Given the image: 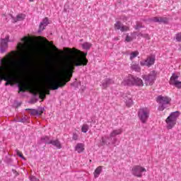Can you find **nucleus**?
<instances>
[{
    "instance_id": "obj_1",
    "label": "nucleus",
    "mask_w": 181,
    "mask_h": 181,
    "mask_svg": "<svg viewBox=\"0 0 181 181\" xmlns=\"http://www.w3.org/2000/svg\"><path fill=\"white\" fill-rule=\"evenodd\" d=\"M69 59L67 62L62 64L58 68L56 74L57 78L49 83L50 90H58L59 87H64L73 77L75 67L78 66H87V53L76 48H64Z\"/></svg>"
},
{
    "instance_id": "obj_2",
    "label": "nucleus",
    "mask_w": 181,
    "mask_h": 181,
    "mask_svg": "<svg viewBox=\"0 0 181 181\" xmlns=\"http://www.w3.org/2000/svg\"><path fill=\"white\" fill-rule=\"evenodd\" d=\"M16 54H18L17 52L12 51V54H8L1 59V66H0V84L2 83V80H4L6 81L5 86H9L13 70L15 69H21L26 64L25 61H19L15 63L13 60Z\"/></svg>"
},
{
    "instance_id": "obj_3",
    "label": "nucleus",
    "mask_w": 181,
    "mask_h": 181,
    "mask_svg": "<svg viewBox=\"0 0 181 181\" xmlns=\"http://www.w3.org/2000/svg\"><path fill=\"white\" fill-rule=\"evenodd\" d=\"M28 88L30 89V93H32V94L34 95H37V94H39L40 98L42 100H45L46 98V94H50V90H49L45 86L39 88L35 86H30Z\"/></svg>"
},
{
    "instance_id": "obj_4",
    "label": "nucleus",
    "mask_w": 181,
    "mask_h": 181,
    "mask_svg": "<svg viewBox=\"0 0 181 181\" xmlns=\"http://www.w3.org/2000/svg\"><path fill=\"white\" fill-rule=\"evenodd\" d=\"M179 117H180V112L179 111H175L170 114V115L165 119L168 129H172V128L176 125V122L177 121V118H179Z\"/></svg>"
},
{
    "instance_id": "obj_5",
    "label": "nucleus",
    "mask_w": 181,
    "mask_h": 181,
    "mask_svg": "<svg viewBox=\"0 0 181 181\" xmlns=\"http://www.w3.org/2000/svg\"><path fill=\"white\" fill-rule=\"evenodd\" d=\"M171 100L172 99L168 96H158L156 102L158 104V111H163L165 108H168V105L170 104Z\"/></svg>"
},
{
    "instance_id": "obj_6",
    "label": "nucleus",
    "mask_w": 181,
    "mask_h": 181,
    "mask_svg": "<svg viewBox=\"0 0 181 181\" xmlns=\"http://www.w3.org/2000/svg\"><path fill=\"white\" fill-rule=\"evenodd\" d=\"M150 110L148 107H142L138 111V117L142 124H146L149 119Z\"/></svg>"
},
{
    "instance_id": "obj_7",
    "label": "nucleus",
    "mask_w": 181,
    "mask_h": 181,
    "mask_svg": "<svg viewBox=\"0 0 181 181\" xmlns=\"http://www.w3.org/2000/svg\"><path fill=\"white\" fill-rule=\"evenodd\" d=\"M158 72L156 71H152L148 75L143 76V80L145 82L146 86H152L153 83H155V80H156V76Z\"/></svg>"
},
{
    "instance_id": "obj_8",
    "label": "nucleus",
    "mask_w": 181,
    "mask_h": 181,
    "mask_svg": "<svg viewBox=\"0 0 181 181\" xmlns=\"http://www.w3.org/2000/svg\"><path fill=\"white\" fill-rule=\"evenodd\" d=\"M122 134V129H116L111 132L110 134V138L111 141L112 145H114L115 146V144H117V135H121Z\"/></svg>"
},
{
    "instance_id": "obj_9",
    "label": "nucleus",
    "mask_w": 181,
    "mask_h": 181,
    "mask_svg": "<svg viewBox=\"0 0 181 181\" xmlns=\"http://www.w3.org/2000/svg\"><path fill=\"white\" fill-rule=\"evenodd\" d=\"M146 172V169L140 165H135L132 169V173L136 177H142V173Z\"/></svg>"
},
{
    "instance_id": "obj_10",
    "label": "nucleus",
    "mask_w": 181,
    "mask_h": 181,
    "mask_svg": "<svg viewBox=\"0 0 181 181\" xmlns=\"http://www.w3.org/2000/svg\"><path fill=\"white\" fill-rule=\"evenodd\" d=\"M8 42H9V35H6L5 38L1 39V42H0L1 53H5V52H6V49H8Z\"/></svg>"
},
{
    "instance_id": "obj_11",
    "label": "nucleus",
    "mask_w": 181,
    "mask_h": 181,
    "mask_svg": "<svg viewBox=\"0 0 181 181\" xmlns=\"http://www.w3.org/2000/svg\"><path fill=\"white\" fill-rule=\"evenodd\" d=\"M177 78H179V76L175 74H173L170 78L169 83L170 86H175L177 88H181V81H177Z\"/></svg>"
},
{
    "instance_id": "obj_12",
    "label": "nucleus",
    "mask_w": 181,
    "mask_h": 181,
    "mask_svg": "<svg viewBox=\"0 0 181 181\" xmlns=\"http://www.w3.org/2000/svg\"><path fill=\"white\" fill-rule=\"evenodd\" d=\"M155 57L151 56L146 58V60L141 61V66H146L147 67H151V66H153L155 64Z\"/></svg>"
},
{
    "instance_id": "obj_13",
    "label": "nucleus",
    "mask_w": 181,
    "mask_h": 181,
    "mask_svg": "<svg viewBox=\"0 0 181 181\" xmlns=\"http://www.w3.org/2000/svg\"><path fill=\"white\" fill-rule=\"evenodd\" d=\"M115 30H121L122 32H127L129 30V27L124 25V24H122L120 21H117L116 22V23H115Z\"/></svg>"
},
{
    "instance_id": "obj_14",
    "label": "nucleus",
    "mask_w": 181,
    "mask_h": 181,
    "mask_svg": "<svg viewBox=\"0 0 181 181\" xmlns=\"http://www.w3.org/2000/svg\"><path fill=\"white\" fill-rule=\"evenodd\" d=\"M114 84V80L110 78H106L105 80L103 81L102 82V88H107L110 87V86Z\"/></svg>"
},
{
    "instance_id": "obj_15",
    "label": "nucleus",
    "mask_w": 181,
    "mask_h": 181,
    "mask_svg": "<svg viewBox=\"0 0 181 181\" xmlns=\"http://www.w3.org/2000/svg\"><path fill=\"white\" fill-rule=\"evenodd\" d=\"M123 86H133L134 76L129 75L122 82Z\"/></svg>"
},
{
    "instance_id": "obj_16",
    "label": "nucleus",
    "mask_w": 181,
    "mask_h": 181,
    "mask_svg": "<svg viewBox=\"0 0 181 181\" xmlns=\"http://www.w3.org/2000/svg\"><path fill=\"white\" fill-rule=\"evenodd\" d=\"M133 86H137L138 87H142V86H144V81H142V79H141L136 76H133Z\"/></svg>"
},
{
    "instance_id": "obj_17",
    "label": "nucleus",
    "mask_w": 181,
    "mask_h": 181,
    "mask_svg": "<svg viewBox=\"0 0 181 181\" xmlns=\"http://www.w3.org/2000/svg\"><path fill=\"white\" fill-rule=\"evenodd\" d=\"M49 25V19L47 18H45L42 20V21L40 24V29L38 30V32H42L45 30V28L46 26Z\"/></svg>"
},
{
    "instance_id": "obj_18",
    "label": "nucleus",
    "mask_w": 181,
    "mask_h": 181,
    "mask_svg": "<svg viewBox=\"0 0 181 181\" xmlns=\"http://www.w3.org/2000/svg\"><path fill=\"white\" fill-rule=\"evenodd\" d=\"M124 101L127 107H131V105L133 104L132 97H131V95H128V96H124Z\"/></svg>"
},
{
    "instance_id": "obj_19",
    "label": "nucleus",
    "mask_w": 181,
    "mask_h": 181,
    "mask_svg": "<svg viewBox=\"0 0 181 181\" xmlns=\"http://www.w3.org/2000/svg\"><path fill=\"white\" fill-rule=\"evenodd\" d=\"M50 144L57 148V149H62V143L59 139L51 140Z\"/></svg>"
},
{
    "instance_id": "obj_20",
    "label": "nucleus",
    "mask_w": 181,
    "mask_h": 181,
    "mask_svg": "<svg viewBox=\"0 0 181 181\" xmlns=\"http://www.w3.org/2000/svg\"><path fill=\"white\" fill-rule=\"evenodd\" d=\"M75 151L78 152V153H81L82 152H84V144H77L75 146Z\"/></svg>"
},
{
    "instance_id": "obj_21",
    "label": "nucleus",
    "mask_w": 181,
    "mask_h": 181,
    "mask_svg": "<svg viewBox=\"0 0 181 181\" xmlns=\"http://www.w3.org/2000/svg\"><path fill=\"white\" fill-rule=\"evenodd\" d=\"M131 69L134 71H137V73H139V71H141V66H139V64H136L135 62L132 63Z\"/></svg>"
},
{
    "instance_id": "obj_22",
    "label": "nucleus",
    "mask_w": 181,
    "mask_h": 181,
    "mask_svg": "<svg viewBox=\"0 0 181 181\" xmlns=\"http://www.w3.org/2000/svg\"><path fill=\"white\" fill-rule=\"evenodd\" d=\"M51 142L52 140H50V138L47 136H42L40 140V144H47L48 145H50Z\"/></svg>"
},
{
    "instance_id": "obj_23",
    "label": "nucleus",
    "mask_w": 181,
    "mask_h": 181,
    "mask_svg": "<svg viewBox=\"0 0 181 181\" xmlns=\"http://www.w3.org/2000/svg\"><path fill=\"white\" fill-rule=\"evenodd\" d=\"M51 47H52L53 50H54V52H56L57 56H60V54H63V51L59 49L57 47H55L53 45V42L51 43Z\"/></svg>"
},
{
    "instance_id": "obj_24",
    "label": "nucleus",
    "mask_w": 181,
    "mask_h": 181,
    "mask_svg": "<svg viewBox=\"0 0 181 181\" xmlns=\"http://www.w3.org/2000/svg\"><path fill=\"white\" fill-rule=\"evenodd\" d=\"M103 172V166L98 167L94 172V176L95 178L98 177L100 176V174Z\"/></svg>"
},
{
    "instance_id": "obj_25",
    "label": "nucleus",
    "mask_w": 181,
    "mask_h": 181,
    "mask_svg": "<svg viewBox=\"0 0 181 181\" xmlns=\"http://www.w3.org/2000/svg\"><path fill=\"white\" fill-rule=\"evenodd\" d=\"M23 19H25V15L24 14H18L16 16V18H14L13 21H14V22H18L21 21H23Z\"/></svg>"
},
{
    "instance_id": "obj_26",
    "label": "nucleus",
    "mask_w": 181,
    "mask_h": 181,
    "mask_svg": "<svg viewBox=\"0 0 181 181\" xmlns=\"http://www.w3.org/2000/svg\"><path fill=\"white\" fill-rule=\"evenodd\" d=\"M91 46H93V45H91V43L90 42H84L82 45V47H83V49H85L86 50H90V49L91 48Z\"/></svg>"
},
{
    "instance_id": "obj_27",
    "label": "nucleus",
    "mask_w": 181,
    "mask_h": 181,
    "mask_svg": "<svg viewBox=\"0 0 181 181\" xmlns=\"http://www.w3.org/2000/svg\"><path fill=\"white\" fill-rule=\"evenodd\" d=\"M138 54H139V52L138 51L132 52L130 54V60H134V59H135V57H136Z\"/></svg>"
},
{
    "instance_id": "obj_28",
    "label": "nucleus",
    "mask_w": 181,
    "mask_h": 181,
    "mask_svg": "<svg viewBox=\"0 0 181 181\" xmlns=\"http://www.w3.org/2000/svg\"><path fill=\"white\" fill-rule=\"evenodd\" d=\"M25 111H30L29 114H30V115H37V110H35V109H26Z\"/></svg>"
},
{
    "instance_id": "obj_29",
    "label": "nucleus",
    "mask_w": 181,
    "mask_h": 181,
    "mask_svg": "<svg viewBox=\"0 0 181 181\" xmlns=\"http://www.w3.org/2000/svg\"><path fill=\"white\" fill-rule=\"evenodd\" d=\"M168 21L167 18L165 17H159V23H168Z\"/></svg>"
},
{
    "instance_id": "obj_30",
    "label": "nucleus",
    "mask_w": 181,
    "mask_h": 181,
    "mask_svg": "<svg viewBox=\"0 0 181 181\" xmlns=\"http://www.w3.org/2000/svg\"><path fill=\"white\" fill-rule=\"evenodd\" d=\"M81 131L84 134L87 133V131H88V124H83L81 127Z\"/></svg>"
},
{
    "instance_id": "obj_31",
    "label": "nucleus",
    "mask_w": 181,
    "mask_h": 181,
    "mask_svg": "<svg viewBox=\"0 0 181 181\" xmlns=\"http://www.w3.org/2000/svg\"><path fill=\"white\" fill-rule=\"evenodd\" d=\"M28 121V116H24L23 118L21 119H18L16 122H23V124H25V122H26Z\"/></svg>"
},
{
    "instance_id": "obj_32",
    "label": "nucleus",
    "mask_w": 181,
    "mask_h": 181,
    "mask_svg": "<svg viewBox=\"0 0 181 181\" xmlns=\"http://www.w3.org/2000/svg\"><path fill=\"white\" fill-rule=\"evenodd\" d=\"M138 36H140L141 37H144L145 39H147L148 40H149V39H151V37H149V35L148 34H144V33H139Z\"/></svg>"
},
{
    "instance_id": "obj_33",
    "label": "nucleus",
    "mask_w": 181,
    "mask_h": 181,
    "mask_svg": "<svg viewBox=\"0 0 181 181\" xmlns=\"http://www.w3.org/2000/svg\"><path fill=\"white\" fill-rule=\"evenodd\" d=\"M19 91L23 92L26 90V86L25 85H18Z\"/></svg>"
},
{
    "instance_id": "obj_34",
    "label": "nucleus",
    "mask_w": 181,
    "mask_h": 181,
    "mask_svg": "<svg viewBox=\"0 0 181 181\" xmlns=\"http://www.w3.org/2000/svg\"><path fill=\"white\" fill-rule=\"evenodd\" d=\"M141 28H144V26H142V24L141 23H136L134 29H136V30H138V29H141Z\"/></svg>"
},
{
    "instance_id": "obj_35",
    "label": "nucleus",
    "mask_w": 181,
    "mask_h": 181,
    "mask_svg": "<svg viewBox=\"0 0 181 181\" xmlns=\"http://www.w3.org/2000/svg\"><path fill=\"white\" fill-rule=\"evenodd\" d=\"M175 40H177V42H181V33L175 35Z\"/></svg>"
},
{
    "instance_id": "obj_36",
    "label": "nucleus",
    "mask_w": 181,
    "mask_h": 181,
    "mask_svg": "<svg viewBox=\"0 0 181 181\" xmlns=\"http://www.w3.org/2000/svg\"><path fill=\"white\" fill-rule=\"evenodd\" d=\"M151 22H155L156 23H159V17H153L151 18Z\"/></svg>"
},
{
    "instance_id": "obj_37",
    "label": "nucleus",
    "mask_w": 181,
    "mask_h": 181,
    "mask_svg": "<svg viewBox=\"0 0 181 181\" xmlns=\"http://www.w3.org/2000/svg\"><path fill=\"white\" fill-rule=\"evenodd\" d=\"M43 111H45V109L42 107H40L37 109V115H42V114H43Z\"/></svg>"
},
{
    "instance_id": "obj_38",
    "label": "nucleus",
    "mask_w": 181,
    "mask_h": 181,
    "mask_svg": "<svg viewBox=\"0 0 181 181\" xmlns=\"http://www.w3.org/2000/svg\"><path fill=\"white\" fill-rule=\"evenodd\" d=\"M16 152L18 155V156H20V158H23V159H25V157H23V154L21 153L18 149H16Z\"/></svg>"
},
{
    "instance_id": "obj_39",
    "label": "nucleus",
    "mask_w": 181,
    "mask_h": 181,
    "mask_svg": "<svg viewBox=\"0 0 181 181\" xmlns=\"http://www.w3.org/2000/svg\"><path fill=\"white\" fill-rule=\"evenodd\" d=\"M30 181H40L39 179L36 178V177L31 175L29 177Z\"/></svg>"
},
{
    "instance_id": "obj_40",
    "label": "nucleus",
    "mask_w": 181,
    "mask_h": 181,
    "mask_svg": "<svg viewBox=\"0 0 181 181\" xmlns=\"http://www.w3.org/2000/svg\"><path fill=\"white\" fill-rule=\"evenodd\" d=\"M24 47L25 45L23 44L19 43L18 45L17 46V49H18V50H22Z\"/></svg>"
},
{
    "instance_id": "obj_41",
    "label": "nucleus",
    "mask_w": 181,
    "mask_h": 181,
    "mask_svg": "<svg viewBox=\"0 0 181 181\" xmlns=\"http://www.w3.org/2000/svg\"><path fill=\"white\" fill-rule=\"evenodd\" d=\"M72 139H74V141H77V139H78V135H77L76 133H74Z\"/></svg>"
},
{
    "instance_id": "obj_42",
    "label": "nucleus",
    "mask_w": 181,
    "mask_h": 181,
    "mask_svg": "<svg viewBox=\"0 0 181 181\" xmlns=\"http://www.w3.org/2000/svg\"><path fill=\"white\" fill-rule=\"evenodd\" d=\"M125 40L126 42H132V37L127 35Z\"/></svg>"
},
{
    "instance_id": "obj_43",
    "label": "nucleus",
    "mask_w": 181,
    "mask_h": 181,
    "mask_svg": "<svg viewBox=\"0 0 181 181\" xmlns=\"http://www.w3.org/2000/svg\"><path fill=\"white\" fill-rule=\"evenodd\" d=\"M102 142L103 144H107V145H111V142H108L107 141H105V139H104V137H102Z\"/></svg>"
},
{
    "instance_id": "obj_44",
    "label": "nucleus",
    "mask_w": 181,
    "mask_h": 181,
    "mask_svg": "<svg viewBox=\"0 0 181 181\" xmlns=\"http://www.w3.org/2000/svg\"><path fill=\"white\" fill-rule=\"evenodd\" d=\"M23 42H25V43H28L29 42V38L28 37H25L22 39Z\"/></svg>"
},
{
    "instance_id": "obj_45",
    "label": "nucleus",
    "mask_w": 181,
    "mask_h": 181,
    "mask_svg": "<svg viewBox=\"0 0 181 181\" xmlns=\"http://www.w3.org/2000/svg\"><path fill=\"white\" fill-rule=\"evenodd\" d=\"M45 43H47V45H50V42L47 40H45Z\"/></svg>"
},
{
    "instance_id": "obj_46",
    "label": "nucleus",
    "mask_w": 181,
    "mask_h": 181,
    "mask_svg": "<svg viewBox=\"0 0 181 181\" xmlns=\"http://www.w3.org/2000/svg\"><path fill=\"white\" fill-rule=\"evenodd\" d=\"M76 84H77V83H71V86H76Z\"/></svg>"
},
{
    "instance_id": "obj_47",
    "label": "nucleus",
    "mask_w": 181,
    "mask_h": 181,
    "mask_svg": "<svg viewBox=\"0 0 181 181\" xmlns=\"http://www.w3.org/2000/svg\"><path fill=\"white\" fill-rule=\"evenodd\" d=\"M35 0H29L30 2H33Z\"/></svg>"
},
{
    "instance_id": "obj_48",
    "label": "nucleus",
    "mask_w": 181,
    "mask_h": 181,
    "mask_svg": "<svg viewBox=\"0 0 181 181\" xmlns=\"http://www.w3.org/2000/svg\"><path fill=\"white\" fill-rule=\"evenodd\" d=\"M26 61H27V62H29V59L26 58Z\"/></svg>"
},
{
    "instance_id": "obj_49",
    "label": "nucleus",
    "mask_w": 181,
    "mask_h": 181,
    "mask_svg": "<svg viewBox=\"0 0 181 181\" xmlns=\"http://www.w3.org/2000/svg\"><path fill=\"white\" fill-rule=\"evenodd\" d=\"M10 16L13 18V17L12 16V15H10Z\"/></svg>"
}]
</instances>
